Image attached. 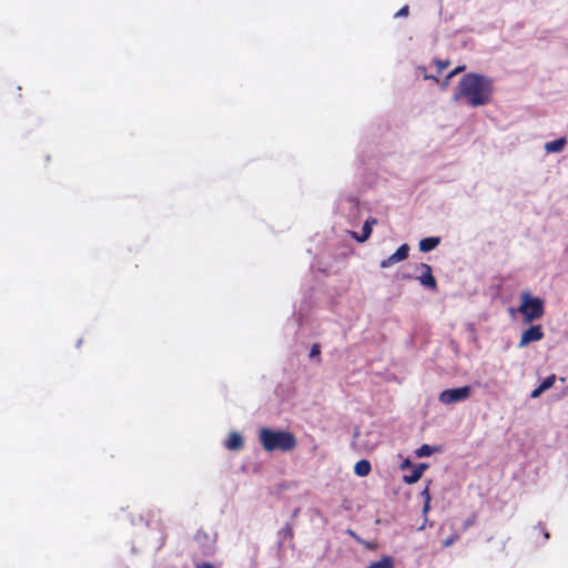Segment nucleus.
I'll return each mask as SVG.
<instances>
[{"label": "nucleus", "mask_w": 568, "mask_h": 568, "mask_svg": "<svg viewBox=\"0 0 568 568\" xmlns=\"http://www.w3.org/2000/svg\"><path fill=\"white\" fill-rule=\"evenodd\" d=\"M424 78H425L426 80L432 79V80L437 81V79H436L434 75L425 74V75H424Z\"/></svg>", "instance_id": "nucleus-30"}, {"label": "nucleus", "mask_w": 568, "mask_h": 568, "mask_svg": "<svg viewBox=\"0 0 568 568\" xmlns=\"http://www.w3.org/2000/svg\"><path fill=\"white\" fill-rule=\"evenodd\" d=\"M450 79H452V78H448V75H447V77H446V79L440 83V88H442L443 90H446V89H447V87H448V84H449V80H450Z\"/></svg>", "instance_id": "nucleus-27"}, {"label": "nucleus", "mask_w": 568, "mask_h": 568, "mask_svg": "<svg viewBox=\"0 0 568 568\" xmlns=\"http://www.w3.org/2000/svg\"><path fill=\"white\" fill-rule=\"evenodd\" d=\"M449 62L448 61H436V65L438 68L439 71H443L444 69H446L448 67Z\"/></svg>", "instance_id": "nucleus-20"}, {"label": "nucleus", "mask_w": 568, "mask_h": 568, "mask_svg": "<svg viewBox=\"0 0 568 568\" xmlns=\"http://www.w3.org/2000/svg\"><path fill=\"white\" fill-rule=\"evenodd\" d=\"M195 568H215L211 562H203L195 566Z\"/></svg>", "instance_id": "nucleus-26"}, {"label": "nucleus", "mask_w": 568, "mask_h": 568, "mask_svg": "<svg viewBox=\"0 0 568 568\" xmlns=\"http://www.w3.org/2000/svg\"><path fill=\"white\" fill-rule=\"evenodd\" d=\"M440 242L439 237H425L419 242V250L422 252H429L434 250Z\"/></svg>", "instance_id": "nucleus-13"}, {"label": "nucleus", "mask_w": 568, "mask_h": 568, "mask_svg": "<svg viewBox=\"0 0 568 568\" xmlns=\"http://www.w3.org/2000/svg\"><path fill=\"white\" fill-rule=\"evenodd\" d=\"M367 568H394V560L392 557L385 556L381 560L372 562Z\"/></svg>", "instance_id": "nucleus-14"}, {"label": "nucleus", "mask_w": 568, "mask_h": 568, "mask_svg": "<svg viewBox=\"0 0 568 568\" xmlns=\"http://www.w3.org/2000/svg\"><path fill=\"white\" fill-rule=\"evenodd\" d=\"M458 539V535H452L446 540H444V546L449 547Z\"/></svg>", "instance_id": "nucleus-19"}, {"label": "nucleus", "mask_w": 568, "mask_h": 568, "mask_svg": "<svg viewBox=\"0 0 568 568\" xmlns=\"http://www.w3.org/2000/svg\"><path fill=\"white\" fill-rule=\"evenodd\" d=\"M407 12H408V7H404L395 16L396 17H403V16H406Z\"/></svg>", "instance_id": "nucleus-25"}, {"label": "nucleus", "mask_w": 568, "mask_h": 568, "mask_svg": "<svg viewBox=\"0 0 568 568\" xmlns=\"http://www.w3.org/2000/svg\"><path fill=\"white\" fill-rule=\"evenodd\" d=\"M427 467L428 466L426 464H419L418 466L414 467L410 474L404 475V483L408 485L417 483L422 478L423 473Z\"/></svg>", "instance_id": "nucleus-9"}, {"label": "nucleus", "mask_w": 568, "mask_h": 568, "mask_svg": "<svg viewBox=\"0 0 568 568\" xmlns=\"http://www.w3.org/2000/svg\"><path fill=\"white\" fill-rule=\"evenodd\" d=\"M412 466V463L409 459H405L402 465H400V468L404 469L406 467H410Z\"/></svg>", "instance_id": "nucleus-29"}, {"label": "nucleus", "mask_w": 568, "mask_h": 568, "mask_svg": "<svg viewBox=\"0 0 568 568\" xmlns=\"http://www.w3.org/2000/svg\"><path fill=\"white\" fill-rule=\"evenodd\" d=\"M544 336L545 334L541 325H531L528 329L523 332L518 347L523 348L530 343L539 342Z\"/></svg>", "instance_id": "nucleus-5"}, {"label": "nucleus", "mask_w": 568, "mask_h": 568, "mask_svg": "<svg viewBox=\"0 0 568 568\" xmlns=\"http://www.w3.org/2000/svg\"><path fill=\"white\" fill-rule=\"evenodd\" d=\"M420 268H422V274L417 277V280L419 281V283L432 290V291H436L437 290V282H436V278L434 277L433 273H432V267L426 264V263H422L420 264Z\"/></svg>", "instance_id": "nucleus-7"}, {"label": "nucleus", "mask_w": 568, "mask_h": 568, "mask_svg": "<svg viewBox=\"0 0 568 568\" xmlns=\"http://www.w3.org/2000/svg\"><path fill=\"white\" fill-rule=\"evenodd\" d=\"M520 302L518 312L523 315L526 323H531L544 316L545 303L540 297L532 296L529 292H523L520 294Z\"/></svg>", "instance_id": "nucleus-3"}, {"label": "nucleus", "mask_w": 568, "mask_h": 568, "mask_svg": "<svg viewBox=\"0 0 568 568\" xmlns=\"http://www.w3.org/2000/svg\"><path fill=\"white\" fill-rule=\"evenodd\" d=\"M430 508V497H427L426 500L424 501V507H423V511L424 513H427Z\"/></svg>", "instance_id": "nucleus-24"}, {"label": "nucleus", "mask_w": 568, "mask_h": 568, "mask_svg": "<svg viewBox=\"0 0 568 568\" xmlns=\"http://www.w3.org/2000/svg\"><path fill=\"white\" fill-rule=\"evenodd\" d=\"M494 93L493 80L478 73L465 74L454 92V100H464L470 106H481L490 102Z\"/></svg>", "instance_id": "nucleus-1"}, {"label": "nucleus", "mask_w": 568, "mask_h": 568, "mask_svg": "<svg viewBox=\"0 0 568 568\" xmlns=\"http://www.w3.org/2000/svg\"><path fill=\"white\" fill-rule=\"evenodd\" d=\"M320 354H321V346L320 344H313L312 348H311V352H310V357H317L318 358V362L321 361L320 358Z\"/></svg>", "instance_id": "nucleus-18"}, {"label": "nucleus", "mask_w": 568, "mask_h": 568, "mask_svg": "<svg viewBox=\"0 0 568 568\" xmlns=\"http://www.w3.org/2000/svg\"><path fill=\"white\" fill-rule=\"evenodd\" d=\"M555 381H556V376L554 374L547 376L542 382L541 384L539 385V387L545 392L549 388L552 387V385L555 384Z\"/></svg>", "instance_id": "nucleus-16"}, {"label": "nucleus", "mask_w": 568, "mask_h": 568, "mask_svg": "<svg viewBox=\"0 0 568 568\" xmlns=\"http://www.w3.org/2000/svg\"><path fill=\"white\" fill-rule=\"evenodd\" d=\"M477 520V515L471 514L470 517H468L464 524H463V531H466L468 528H470L473 525H475Z\"/></svg>", "instance_id": "nucleus-17"}, {"label": "nucleus", "mask_w": 568, "mask_h": 568, "mask_svg": "<svg viewBox=\"0 0 568 568\" xmlns=\"http://www.w3.org/2000/svg\"><path fill=\"white\" fill-rule=\"evenodd\" d=\"M283 532H284L285 535H288L290 537H293V529H292L291 525H288V524H287V525L283 528Z\"/></svg>", "instance_id": "nucleus-22"}, {"label": "nucleus", "mask_w": 568, "mask_h": 568, "mask_svg": "<svg viewBox=\"0 0 568 568\" xmlns=\"http://www.w3.org/2000/svg\"><path fill=\"white\" fill-rule=\"evenodd\" d=\"M542 393H544V390L538 386L537 388H535V389L531 392L530 396H531L532 398H537V397H539Z\"/></svg>", "instance_id": "nucleus-21"}, {"label": "nucleus", "mask_w": 568, "mask_h": 568, "mask_svg": "<svg viewBox=\"0 0 568 568\" xmlns=\"http://www.w3.org/2000/svg\"><path fill=\"white\" fill-rule=\"evenodd\" d=\"M470 386L445 389L439 394V400L445 405L463 402L470 396Z\"/></svg>", "instance_id": "nucleus-4"}, {"label": "nucleus", "mask_w": 568, "mask_h": 568, "mask_svg": "<svg viewBox=\"0 0 568 568\" xmlns=\"http://www.w3.org/2000/svg\"><path fill=\"white\" fill-rule=\"evenodd\" d=\"M372 470L371 463L366 459L358 460L354 466V473L359 477L367 476Z\"/></svg>", "instance_id": "nucleus-11"}, {"label": "nucleus", "mask_w": 568, "mask_h": 568, "mask_svg": "<svg viewBox=\"0 0 568 568\" xmlns=\"http://www.w3.org/2000/svg\"><path fill=\"white\" fill-rule=\"evenodd\" d=\"M422 496L424 497L425 500L427 497H430L428 486H426L425 489L422 491Z\"/></svg>", "instance_id": "nucleus-28"}, {"label": "nucleus", "mask_w": 568, "mask_h": 568, "mask_svg": "<svg viewBox=\"0 0 568 568\" xmlns=\"http://www.w3.org/2000/svg\"><path fill=\"white\" fill-rule=\"evenodd\" d=\"M258 440L263 449L267 453L292 452L297 446L295 435L287 430L272 429L263 427L258 432Z\"/></svg>", "instance_id": "nucleus-2"}, {"label": "nucleus", "mask_w": 568, "mask_h": 568, "mask_svg": "<svg viewBox=\"0 0 568 568\" xmlns=\"http://www.w3.org/2000/svg\"><path fill=\"white\" fill-rule=\"evenodd\" d=\"M463 70H464V67H457L456 69H454L452 72L448 73V78L455 77L457 73H459Z\"/></svg>", "instance_id": "nucleus-23"}, {"label": "nucleus", "mask_w": 568, "mask_h": 568, "mask_svg": "<svg viewBox=\"0 0 568 568\" xmlns=\"http://www.w3.org/2000/svg\"><path fill=\"white\" fill-rule=\"evenodd\" d=\"M437 448L430 445L424 444L418 449H416L417 457H427L430 456Z\"/></svg>", "instance_id": "nucleus-15"}, {"label": "nucleus", "mask_w": 568, "mask_h": 568, "mask_svg": "<svg viewBox=\"0 0 568 568\" xmlns=\"http://www.w3.org/2000/svg\"><path fill=\"white\" fill-rule=\"evenodd\" d=\"M568 144V139L561 136L557 140L546 142L544 144V151L546 154H558L561 153Z\"/></svg>", "instance_id": "nucleus-8"}, {"label": "nucleus", "mask_w": 568, "mask_h": 568, "mask_svg": "<svg viewBox=\"0 0 568 568\" xmlns=\"http://www.w3.org/2000/svg\"><path fill=\"white\" fill-rule=\"evenodd\" d=\"M409 246L408 244L400 245L394 254L381 262L382 268H387L393 264L402 262L408 257Z\"/></svg>", "instance_id": "nucleus-6"}, {"label": "nucleus", "mask_w": 568, "mask_h": 568, "mask_svg": "<svg viewBox=\"0 0 568 568\" xmlns=\"http://www.w3.org/2000/svg\"><path fill=\"white\" fill-rule=\"evenodd\" d=\"M243 437L237 433H232L225 443L226 448L230 450H239L243 447Z\"/></svg>", "instance_id": "nucleus-10"}, {"label": "nucleus", "mask_w": 568, "mask_h": 568, "mask_svg": "<svg viewBox=\"0 0 568 568\" xmlns=\"http://www.w3.org/2000/svg\"><path fill=\"white\" fill-rule=\"evenodd\" d=\"M377 221L375 219H372V220H367L363 227H362V235L361 236H357L355 233H354V237L358 241V242H365L366 240H368V237L371 236L372 234V225L373 224H376Z\"/></svg>", "instance_id": "nucleus-12"}]
</instances>
